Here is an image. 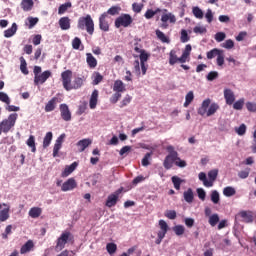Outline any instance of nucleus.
<instances>
[{"mask_svg":"<svg viewBox=\"0 0 256 256\" xmlns=\"http://www.w3.org/2000/svg\"><path fill=\"white\" fill-rule=\"evenodd\" d=\"M219 109L218 103H211V99L207 98L202 101L201 106L198 108V115H201V117H212Z\"/></svg>","mask_w":256,"mask_h":256,"instance_id":"f257e3e1","label":"nucleus"},{"mask_svg":"<svg viewBox=\"0 0 256 256\" xmlns=\"http://www.w3.org/2000/svg\"><path fill=\"white\" fill-rule=\"evenodd\" d=\"M149 57H151L150 53H147L145 50H140V64L138 60L134 62V71L138 77H141V75L147 74L148 65L145 64L149 60Z\"/></svg>","mask_w":256,"mask_h":256,"instance_id":"f03ea898","label":"nucleus"},{"mask_svg":"<svg viewBox=\"0 0 256 256\" xmlns=\"http://www.w3.org/2000/svg\"><path fill=\"white\" fill-rule=\"evenodd\" d=\"M78 29L81 31H87L89 35H93L95 31V23L91 15L82 16L78 19Z\"/></svg>","mask_w":256,"mask_h":256,"instance_id":"7ed1b4c3","label":"nucleus"},{"mask_svg":"<svg viewBox=\"0 0 256 256\" xmlns=\"http://www.w3.org/2000/svg\"><path fill=\"white\" fill-rule=\"evenodd\" d=\"M69 243H73V234L69 231H64L56 240L55 251L59 253V251H63L64 247H67Z\"/></svg>","mask_w":256,"mask_h":256,"instance_id":"20e7f679","label":"nucleus"},{"mask_svg":"<svg viewBox=\"0 0 256 256\" xmlns=\"http://www.w3.org/2000/svg\"><path fill=\"white\" fill-rule=\"evenodd\" d=\"M17 117V113H12L8 116V119H5L0 123V135L1 133H9V131H11V128L15 127Z\"/></svg>","mask_w":256,"mask_h":256,"instance_id":"39448f33","label":"nucleus"},{"mask_svg":"<svg viewBox=\"0 0 256 256\" xmlns=\"http://www.w3.org/2000/svg\"><path fill=\"white\" fill-rule=\"evenodd\" d=\"M166 151H168L169 154L164 159L163 165L166 169H171L177 159V151H175V147L171 145L166 147Z\"/></svg>","mask_w":256,"mask_h":256,"instance_id":"423d86ee","label":"nucleus"},{"mask_svg":"<svg viewBox=\"0 0 256 256\" xmlns=\"http://www.w3.org/2000/svg\"><path fill=\"white\" fill-rule=\"evenodd\" d=\"M158 225L160 230L157 232V239L155 243L156 245H161V242L165 239V235H167V231H169V225L165 220H159Z\"/></svg>","mask_w":256,"mask_h":256,"instance_id":"0eeeda50","label":"nucleus"},{"mask_svg":"<svg viewBox=\"0 0 256 256\" xmlns=\"http://www.w3.org/2000/svg\"><path fill=\"white\" fill-rule=\"evenodd\" d=\"M61 77L64 89H66V91H71L73 89V85L71 84L73 72H71V70H66L62 72Z\"/></svg>","mask_w":256,"mask_h":256,"instance_id":"6e6552de","label":"nucleus"},{"mask_svg":"<svg viewBox=\"0 0 256 256\" xmlns=\"http://www.w3.org/2000/svg\"><path fill=\"white\" fill-rule=\"evenodd\" d=\"M160 13H162L161 21L165 27H167L168 22L172 24L177 23V18L174 16L173 13L169 12L168 9H162Z\"/></svg>","mask_w":256,"mask_h":256,"instance_id":"1a4fd4ad","label":"nucleus"},{"mask_svg":"<svg viewBox=\"0 0 256 256\" xmlns=\"http://www.w3.org/2000/svg\"><path fill=\"white\" fill-rule=\"evenodd\" d=\"M133 23V18L129 14H123L118 17L115 21V27L119 29V27H129Z\"/></svg>","mask_w":256,"mask_h":256,"instance_id":"9d476101","label":"nucleus"},{"mask_svg":"<svg viewBox=\"0 0 256 256\" xmlns=\"http://www.w3.org/2000/svg\"><path fill=\"white\" fill-rule=\"evenodd\" d=\"M238 216L243 219L244 223H253V220L256 217L255 212L250 210H242L238 213Z\"/></svg>","mask_w":256,"mask_h":256,"instance_id":"9b49d317","label":"nucleus"},{"mask_svg":"<svg viewBox=\"0 0 256 256\" xmlns=\"http://www.w3.org/2000/svg\"><path fill=\"white\" fill-rule=\"evenodd\" d=\"M121 189H118L114 193L110 194L106 201V207H115L117 205V201H119V195H121Z\"/></svg>","mask_w":256,"mask_h":256,"instance_id":"f8f14e48","label":"nucleus"},{"mask_svg":"<svg viewBox=\"0 0 256 256\" xmlns=\"http://www.w3.org/2000/svg\"><path fill=\"white\" fill-rule=\"evenodd\" d=\"M65 134H61L55 141L54 147H53V157H59V151H61V148L63 147V143L65 141Z\"/></svg>","mask_w":256,"mask_h":256,"instance_id":"ddd939ff","label":"nucleus"},{"mask_svg":"<svg viewBox=\"0 0 256 256\" xmlns=\"http://www.w3.org/2000/svg\"><path fill=\"white\" fill-rule=\"evenodd\" d=\"M74 189H77V181L75 178H69L64 183H62V191L64 193H67V191H73Z\"/></svg>","mask_w":256,"mask_h":256,"instance_id":"4468645a","label":"nucleus"},{"mask_svg":"<svg viewBox=\"0 0 256 256\" xmlns=\"http://www.w3.org/2000/svg\"><path fill=\"white\" fill-rule=\"evenodd\" d=\"M223 95L226 105H233L235 103V92L231 88H224Z\"/></svg>","mask_w":256,"mask_h":256,"instance_id":"2eb2a0df","label":"nucleus"},{"mask_svg":"<svg viewBox=\"0 0 256 256\" xmlns=\"http://www.w3.org/2000/svg\"><path fill=\"white\" fill-rule=\"evenodd\" d=\"M51 77V71L46 70L42 74H38L36 77H34V83L35 85H43L47 79Z\"/></svg>","mask_w":256,"mask_h":256,"instance_id":"dca6fc26","label":"nucleus"},{"mask_svg":"<svg viewBox=\"0 0 256 256\" xmlns=\"http://www.w3.org/2000/svg\"><path fill=\"white\" fill-rule=\"evenodd\" d=\"M217 175H219V170L213 169L208 172V182H205V187H213L215 180L217 179Z\"/></svg>","mask_w":256,"mask_h":256,"instance_id":"f3484780","label":"nucleus"},{"mask_svg":"<svg viewBox=\"0 0 256 256\" xmlns=\"http://www.w3.org/2000/svg\"><path fill=\"white\" fill-rule=\"evenodd\" d=\"M109 15L107 13H103L99 18V25L102 31H109Z\"/></svg>","mask_w":256,"mask_h":256,"instance_id":"a211bd4d","label":"nucleus"},{"mask_svg":"<svg viewBox=\"0 0 256 256\" xmlns=\"http://www.w3.org/2000/svg\"><path fill=\"white\" fill-rule=\"evenodd\" d=\"M60 113H61V117L64 121L71 120V111L69 110V106L67 104L60 105Z\"/></svg>","mask_w":256,"mask_h":256,"instance_id":"6ab92c4d","label":"nucleus"},{"mask_svg":"<svg viewBox=\"0 0 256 256\" xmlns=\"http://www.w3.org/2000/svg\"><path fill=\"white\" fill-rule=\"evenodd\" d=\"M59 25L62 31H69V29H71V19H69V17L60 18Z\"/></svg>","mask_w":256,"mask_h":256,"instance_id":"aec40b11","label":"nucleus"},{"mask_svg":"<svg viewBox=\"0 0 256 256\" xmlns=\"http://www.w3.org/2000/svg\"><path fill=\"white\" fill-rule=\"evenodd\" d=\"M113 91H115V93H125L127 91L125 83L121 80H116L114 82Z\"/></svg>","mask_w":256,"mask_h":256,"instance_id":"412c9836","label":"nucleus"},{"mask_svg":"<svg viewBox=\"0 0 256 256\" xmlns=\"http://www.w3.org/2000/svg\"><path fill=\"white\" fill-rule=\"evenodd\" d=\"M57 103H59V99L57 97L52 98L45 106L46 113H51V111H55V107H57Z\"/></svg>","mask_w":256,"mask_h":256,"instance_id":"4be33fe9","label":"nucleus"},{"mask_svg":"<svg viewBox=\"0 0 256 256\" xmlns=\"http://www.w3.org/2000/svg\"><path fill=\"white\" fill-rule=\"evenodd\" d=\"M42 213L43 209H41L40 207H32L30 208L28 215L29 217H31V219H39Z\"/></svg>","mask_w":256,"mask_h":256,"instance_id":"5701e85b","label":"nucleus"},{"mask_svg":"<svg viewBox=\"0 0 256 256\" xmlns=\"http://www.w3.org/2000/svg\"><path fill=\"white\" fill-rule=\"evenodd\" d=\"M98 99H99V91L94 90V91L92 92V95H91L90 101H89V107H90V109H96Z\"/></svg>","mask_w":256,"mask_h":256,"instance_id":"b1692460","label":"nucleus"},{"mask_svg":"<svg viewBox=\"0 0 256 256\" xmlns=\"http://www.w3.org/2000/svg\"><path fill=\"white\" fill-rule=\"evenodd\" d=\"M91 143H92V141L89 138L82 139V140L78 141V143H77L78 151H80V153H83V151H85V149L87 147H89V145H91Z\"/></svg>","mask_w":256,"mask_h":256,"instance_id":"393cba45","label":"nucleus"},{"mask_svg":"<svg viewBox=\"0 0 256 256\" xmlns=\"http://www.w3.org/2000/svg\"><path fill=\"white\" fill-rule=\"evenodd\" d=\"M77 169V162L72 163L69 166H66L64 168V171L61 173V177H69V175H71V173H73V171H75Z\"/></svg>","mask_w":256,"mask_h":256,"instance_id":"a878e982","label":"nucleus"},{"mask_svg":"<svg viewBox=\"0 0 256 256\" xmlns=\"http://www.w3.org/2000/svg\"><path fill=\"white\" fill-rule=\"evenodd\" d=\"M191 45L188 44L186 45L182 56L180 57V63H187V61H189V55H191Z\"/></svg>","mask_w":256,"mask_h":256,"instance_id":"bb28decb","label":"nucleus"},{"mask_svg":"<svg viewBox=\"0 0 256 256\" xmlns=\"http://www.w3.org/2000/svg\"><path fill=\"white\" fill-rule=\"evenodd\" d=\"M86 63L90 69H95V67H97V59L93 57V54L91 53L86 54Z\"/></svg>","mask_w":256,"mask_h":256,"instance_id":"cd10ccee","label":"nucleus"},{"mask_svg":"<svg viewBox=\"0 0 256 256\" xmlns=\"http://www.w3.org/2000/svg\"><path fill=\"white\" fill-rule=\"evenodd\" d=\"M15 33H17V23H13L11 28H8L4 31V37H6V39H9L10 37H13Z\"/></svg>","mask_w":256,"mask_h":256,"instance_id":"c85d7f7f","label":"nucleus"},{"mask_svg":"<svg viewBox=\"0 0 256 256\" xmlns=\"http://www.w3.org/2000/svg\"><path fill=\"white\" fill-rule=\"evenodd\" d=\"M34 247L33 241L28 240L20 249L21 255H25V253H29L31 249Z\"/></svg>","mask_w":256,"mask_h":256,"instance_id":"c756f323","label":"nucleus"},{"mask_svg":"<svg viewBox=\"0 0 256 256\" xmlns=\"http://www.w3.org/2000/svg\"><path fill=\"white\" fill-rule=\"evenodd\" d=\"M181 58L177 57V51L171 50L169 54V64L175 65V63H181Z\"/></svg>","mask_w":256,"mask_h":256,"instance_id":"7c9ffc66","label":"nucleus"},{"mask_svg":"<svg viewBox=\"0 0 256 256\" xmlns=\"http://www.w3.org/2000/svg\"><path fill=\"white\" fill-rule=\"evenodd\" d=\"M183 197L186 203H191L195 197L193 194V189L188 188L186 191H184Z\"/></svg>","mask_w":256,"mask_h":256,"instance_id":"2f4dec72","label":"nucleus"},{"mask_svg":"<svg viewBox=\"0 0 256 256\" xmlns=\"http://www.w3.org/2000/svg\"><path fill=\"white\" fill-rule=\"evenodd\" d=\"M51 141H53V132H47L43 139V148L47 149L51 145Z\"/></svg>","mask_w":256,"mask_h":256,"instance_id":"473e14b6","label":"nucleus"},{"mask_svg":"<svg viewBox=\"0 0 256 256\" xmlns=\"http://www.w3.org/2000/svg\"><path fill=\"white\" fill-rule=\"evenodd\" d=\"M193 99H195V94L193 93V91H189L185 96V102L183 106L186 108L189 107V105L193 103Z\"/></svg>","mask_w":256,"mask_h":256,"instance_id":"72a5a7b5","label":"nucleus"},{"mask_svg":"<svg viewBox=\"0 0 256 256\" xmlns=\"http://www.w3.org/2000/svg\"><path fill=\"white\" fill-rule=\"evenodd\" d=\"M216 57V63L218 67H223V65H225V51L220 50Z\"/></svg>","mask_w":256,"mask_h":256,"instance_id":"f704fd0d","label":"nucleus"},{"mask_svg":"<svg viewBox=\"0 0 256 256\" xmlns=\"http://www.w3.org/2000/svg\"><path fill=\"white\" fill-rule=\"evenodd\" d=\"M157 13H161L160 8H157L156 10L148 9L145 12L144 17H145V19H153L155 17V15H157Z\"/></svg>","mask_w":256,"mask_h":256,"instance_id":"c9c22d12","label":"nucleus"},{"mask_svg":"<svg viewBox=\"0 0 256 256\" xmlns=\"http://www.w3.org/2000/svg\"><path fill=\"white\" fill-rule=\"evenodd\" d=\"M172 183L174 185V188L179 191L181 189V183H185V180L179 178V176H173L172 178Z\"/></svg>","mask_w":256,"mask_h":256,"instance_id":"e433bc0d","label":"nucleus"},{"mask_svg":"<svg viewBox=\"0 0 256 256\" xmlns=\"http://www.w3.org/2000/svg\"><path fill=\"white\" fill-rule=\"evenodd\" d=\"M192 13L194 15V17H196V19H203L204 17V13L203 10L201 8H199V6H194L192 8Z\"/></svg>","mask_w":256,"mask_h":256,"instance_id":"4c0bfd02","label":"nucleus"},{"mask_svg":"<svg viewBox=\"0 0 256 256\" xmlns=\"http://www.w3.org/2000/svg\"><path fill=\"white\" fill-rule=\"evenodd\" d=\"M21 6L23 11H31L33 9V0H22Z\"/></svg>","mask_w":256,"mask_h":256,"instance_id":"58836bf2","label":"nucleus"},{"mask_svg":"<svg viewBox=\"0 0 256 256\" xmlns=\"http://www.w3.org/2000/svg\"><path fill=\"white\" fill-rule=\"evenodd\" d=\"M232 105L235 111H241V109H243V106L245 105V98H240L236 102H233Z\"/></svg>","mask_w":256,"mask_h":256,"instance_id":"ea45409f","label":"nucleus"},{"mask_svg":"<svg viewBox=\"0 0 256 256\" xmlns=\"http://www.w3.org/2000/svg\"><path fill=\"white\" fill-rule=\"evenodd\" d=\"M9 206L0 211V221L3 223L9 219Z\"/></svg>","mask_w":256,"mask_h":256,"instance_id":"a19ab883","label":"nucleus"},{"mask_svg":"<svg viewBox=\"0 0 256 256\" xmlns=\"http://www.w3.org/2000/svg\"><path fill=\"white\" fill-rule=\"evenodd\" d=\"M235 193H237V191L235 190V188H233L231 186L225 187L223 189V195L225 197H233V195H235Z\"/></svg>","mask_w":256,"mask_h":256,"instance_id":"79ce46f5","label":"nucleus"},{"mask_svg":"<svg viewBox=\"0 0 256 256\" xmlns=\"http://www.w3.org/2000/svg\"><path fill=\"white\" fill-rule=\"evenodd\" d=\"M26 145L31 148L32 153H35V151H37V148L35 147V136L31 135L26 141Z\"/></svg>","mask_w":256,"mask_h":256,"instance_id":"37998d69","label":"nucleus"},{"mask_svg":"<svg viewBox=\"0 0 256 256\" xmlns=\"http://www.w3.org/2000/svg\"><path fill=\"white\" fill-rule=\"evenodd\" d=\"M235 132H236L237 135H239L240 137H243V135H245V133H247V125L241 124L239 127H236V128H235Z\"/></svg>","mask_w":256,"mask_h":256,"instance_id":"c03bdc74","label":"nucleus"},{"mask_svg":"<svg viewBox=\"0 0 256 256\" xmlns=\"http://www.w3.org/2000/svg\"><path fill=\"white\" fill-rule=\"evenodd\" d=\"M20 63V71H22L24 75H29V70H27V62L25 61V58L21 57Z\"/></svg>","mask_w":256,"mask_h":256,"instance_id":"a18cd8bd","label":"nucleus"},{"mask_svg":"<svg viewBox=\"0 0 256 256\" xmlns=\"http://www.w3.org/2000/svg\"><path fill=\"white\" fill-rule=\"evenodd\" d=\"M208 223H209V225H211V227H215V225H217V223H219V214H212L209 217Z\"/></svg>","mask_w":256,"mask_h":256,"instance_id":"49530a36","label":"nucleus"},{"mask_svg":"<svg viewBox=\"0 0 256 256\" xmlns=\"http://www.w3.org/2000/svg\"><path fill=\"white\" fill-rule=\"evenodd\" d=\"M173 231H174L175 235L180 237V235H183L185 233V226L176 225V226L173 227Z\"/></svg>","mask_w":256,"mask_h":256,"instance_id":"de8ad7c7","label":"nucleus"},{"mask_svg":"<svg viewBox=\"0 0 256 256\" xmlns=\"http://www.w3.org/2000/svg\"><path fill=\"white\" fill-rule=\"evenodd\" d=\"M67 9H71V2H67V3L60 5V7L58 9V14L63 15L67 11Z\"/></svg>","mask_w":256,"mask_h":256,"instance_id":"09e8293b","label":"nucleus"},{"mask_svg":"<svg viewBox=\"0 0 256 256\" xmlns=\"http://www.w3.org/2000/svg\"><path fill=\"white\" fill-rule=\"evenodd\" d=\"M210 197H211V201H212V203H214V205H217V203H219L220 196H219V192L217 190L212 191Z\"/></svg>","mask_w":256,"mask_h":256,"instance_id":"8fccbe9b","label":"nucleus"},{"mask_svg":"<svg viewBox=\"0 0 256 256\" xmlns=\"http://www.w3.org/2000/svg\"><path fill=\"white\" fill-rule=\"evenodd\" d=\"M220 52L221 50L217 48L210 50L209 52H207V59H215V57H217Z\"/></svg>","mask_w":256,"mask_h":256,"instance_id":"3c124183","label":"nucleus"},{"mask_svg":"<svg viewBox=\"0 0 256 256\" xmlns=\"http://www.w3.org/2000/svg\"><path fill=\"white\" fill-rule=\"evenodd\" d=\"M175 165L177 167H180L181 169L187 167V162L185 160H181V158H179V154L176 155V160H175Z\"/></svg>","mask_w":256,"mask_h":256,"instance_id":"603ef678","label":"nucleus"},{"mask_svg":"<svg viewBox=\"0 0 256 256\" xmlns=\"http://www.w3.org/2000/svg\"><path fill=\"white\" fill-rule=\"evenodd\" d=\"M0 101H2V103H6V105L11 104V98H9V95L5 92H0Z\"/></svg>","mask_w":256,"mask_h":256,"instance_id":"864d4df0","label":"nucleus"},{"mask_svg":"<svg viewBox=\"0 0 256 256\" xmlns=\"http://www.w3.org/2000/svg\"><path fill=\"white\" fill-rule=\"evenodd\" d=\"M106 249L110 255H113L117 251V244L115 243H108Z\"/></svg>","mask_w":256,"mask_h":256,"instance_id":"5fc2aeb1","label":"nucleus"},{"mask_svg":"<svg viewBox=\"0 0 256 256\" xmlns=\"http://www.w3.org/2000/svg\"><path fill=\"white\" fill-rule=\"evenodd\" d=\"M164 215L167 219H177V212L175 210H166Z\"/></svg>","mask_w":256,"mask_h":256,"instance_id":"6e6d98bb","label":"nucleus"},{"mask_svg":"<svg viewBox=\"0 0 256 256\" xmlns=\"http://www.w3.org/2000/svg\"><path fill=\"white\" fill-rule=\"evenodd\" d=\"M156 35L158 39L162 41V43H169V39L167 38V36H165V34L161 30H156Z\"/></svg>","mask_w":256,"mask_h":256,"instance_id":"4d7b16f0","label":"nucleus"},{"mask_svg":"<svg viewBox=\"0 0 256 256\" xmlns=\"http://www.w3.org/2000/svg\"><path fill=\"white\" fill-rule=\"evenodd\" d=\"M133 98L131 97V96H129V95H126L123 99H122V101L120 102V107H121V109H123V107H127V105H129V103H131V100H132Z\"/></svg>","mask_w":256,"mask_h":256,"instance_id":"13d9d810","label":"nucleus"},{"mask_svg":"<svg viewBox=\"0 0 256 256\" xmlns=\"http://www.w3.org/2000/svg\"><path fill=\"white\" fill-rule=\"evenodd\" d=\"M221 47H223L224 49H233V47H235V42H233V40L231 39H228L221 44Z\"/></svg>","mask_w":256,"mask_h":256,"instance_id":"bf43d9fd","label":"nucleus"},{"mask_svg":"<svg viewBox=\"0 0 256 256\" xmlns=\"http://www.w3.org/2000/svg\"><path fill=\"white\" fill-rule=\"evenodd\" d=\"M83 86V78H76L72 83V89H79Z\"/></svg>","mask_w":256,"mask_h":256,"instance_id":"052dcab7","label":"nucleus"},{"mask_svg":"<svg viewBox=\"0 0 256 256\" xmlns=\"http://www.w3.org/2000/svg\"><path fill=\"white\" fill-rule=\"evenodd\" d=\"M249 173H251V169L246 168L245 170L238 172V177L240 179H247V177H249Z\"/></svg>","mask_w":256,"mask_h":256,"instance_id":"680f3d73","label":"nucleus"},{"mask_svg":"<svg viewBox=\"0 0 256 256\" xmlns=\"http://www.w3.org/2000/svg\"><path fill=\"white\" fill-rule=\"evenodd\" d=\"M219 77V72L217 71H211L210 73H208V75L206 76L207 81H215V79H217Z\"/></svg>","mask_w":256,"mask_h":256,"instance_id":"e2e57ef3","label":"nucleus"},{"mask_svg":"<svg viewBox=\"0 0 256 256\" xmlns=\"http://www.w3.org/2000/svg\"><path fill=\"white\" fill-rule=\"evenodd\" d=\"M225 37H227V35L224 32H217L214 39L217 43H221V41H225Z\"/></svg>","mask_w":256,"mask_h":256,"instance_id":"0e129e2a","label":"nucleus"},{"mask_svg":"<svg viewBox=\"0 0 256 256\" xmlns=\"http://www.w3.org/2000/svg\"><path fill=\"white\" fill-rule=\"evenodd\" d=\"M246 109L250 111V113H256V102H247Z\"/></svg>","mask_w":256,"mask_h":256,"instance_id":"69168bd1","label":"nucleus"},{"mask_svg":"<svg viewBox=\"0 0 256 256\" xmlns=\"http://www.w3.org/2000/svg\"><path fill=\"white\" fill-rule=\"evenodd\" d=\"M205 19L207 23H213V10L207 9L205 13Z\"/></svg>","mask_w":256,"mask_h":256,"instance_id":"338daca9","label":"nucleus"},{"mask_svg":"<svg viewBox=\"0 0 256 256\" xmlns=\"http://www.w3.org/2000/svg\"><path fill=\"white\" fill-rule=\"evenodd\" d=\"M72 47L73 49L79 50L81 47V39H79V37H75L72 40Z\"/></svg>","mask_w":256,"mask_h":256,"instance_id":"774afa93","label":"nucleus"}]
</instances>
